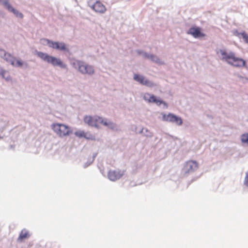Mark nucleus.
<instances>
[{"label": "nucleus", "mask_w": 248, "mask_h": 248, "mask_svg": "<svg viewBox=\"0 0 248 248\" xmlns=\"http://www.w3.org/2000/svg\"><path fill=\"white\" fill-rule=\"evenodd\" d=\"M88 3L89 6L96 13L102 14L106 11L105 6L99 1H96L93 3V0H89Z\"/></svg>", "instance_id": "6"}, {"label": "nucleus", "mask_w": 248, "mask_h": 248, "mask_svg": "<svg viewBox=\"0 0 248 248\" xmlns=\"http://www.w3.org/2000/svg\"><path fill=\"white\" fill-rule=\"evenodd\" d=\"M144 99L150 103H155L158 106L163 104L167 106V104L160 98L149 93H145L143 96Z\"/></svg>", "instance_id": "7"}, {"label": "nucleus", "mask_w": 248, "mask_h": 248, "mask_svg": "<svg viewBox=\"0 0 248 248\" xmlns=\"http://www.w3.org/2000/svg\"><path fill=\"white\" fill-rule=\"evenodd\" d=\"M245 42L248 43V35L245 32L240 33Z\"/></svg>", "instance_id": "22"}, {"label": "nucleus", "mask_w": 248, "mask_h": 248, "mask_svg": "<svg viewBox=\"0 0 248 248\" xmlns=\"http://www.w3.org/2000/svg\"><path fill=\"white\" fill-rule=\"evenodd\" d=\"M0 56L7 62H12L14 57L9 53H6L4 50L0 49Z\"/></svg>", "instance_id": "16"}, {"label": "nucleus", "mask_w": 248, "mask_h": 248, "mask_svg": "<svg viewBox=\"0 0 248 248\" xmlns=\"http://www.w3.org/2000/svg\"><path fill=\"white\" fill-rule=\"evenodd\" d=\"M90 134H88L87 133V137H89V135H90Z\"/></svg>", "instance_id": "25"}, {"label": "nucleus", "mask_w": 248, "mask_h": 248, "mask_svg": "<svg viewBox=\"0 0 248 248\" xmlns=\"http://www.w3.org/2000/svg\"><path fill=\"white\" fill-rule=\"evenodd\" d=\"M0 76H1L2 78L7 81L11 80V78L7 71L4 70L2 68L0 67Z\"/></svg>", "instance_id": "18"}, {"label": "nucleus", "mask_w": 248, "mask_h": 248, "mask_svg": "<svg viewBox=\"0 0 248 248\" xmlns=\"http://www.w3.org/2000/svg\"><path fill=\"white\" fill-rule=\"evenodd\" d=\"M241 140L243 143L248 145V133L244 134L241 136Z\"/></svg>", "instance_id": "21"}, {"label": "nucleus", "mask_w": 248, "mask_h": 248, "mask_svg": "<svg viewBox=\"0 0 248 248\" xmlns=\"http://www.w3.org/2000/svg\"><path fill=\"white\" fill-rule=\"evenodd\" d=\"M84 121L88 125L97 128L99 127L100 124H103L105 126L112 125V123L111 122L108 121L107 119L98 116H92L86 115L84 118Z\"/></svg>", "instance_id": "2"}, {"label": "nucleus", "mask_w": 248, "mask_h": 248, "mask_svg": "<svg viewBox=\"0 0 248 248\" xmlns=\"http://www.w3.org/2000/svg\"><path fill=\"white\" fill-rule=\"evenodd\" d=\"M75 135L79 138L84 137L88 140H95L94 136L90 134L89 137H87V133L83 131H78L75 133Z\"/></svg>", "instance_id": "15"}, {"label": "nucleus", "mask_w": 248, "mask_h": 248, "mask_svg": "<svg viewBox=\"0 0 248 248\" xmlns=\"http://www.w3.org/2000/svg\"><path fill=\"white\" fill-rule=\"evenodd\" d=\"M46 41L50 47L60 50L68 51L66 44L63 42H53L48 39H46Z\"/></svg>", "instance_id": "9"}, {"label": "nucleus", "mask_w": 248, "mask_h": 248, "mask_svg": "<svg viewBox=\"0 0 248 248\" xmlns=\"http://www.w3.org/2000/svg\"><path fill=\"white\" fill-rule=\"evenodd\" d=\"M198 168V163L196 161L189 160L187 161L184 166L185 173L192 172Z\"/></svg>", "instance_id": "11"}, {"label": "nucleus", "mask_w": 248, "mask_h": 248, "mask_svg": "<svg viewBox=\"0 0 248 248\" xmlns=\"http://www.w3.org/2000/svg\"><path fill=\"white\" fill-rule=\"evenodd\" d=\"M202 29L198 27H192L187 31L188 34L191 35L195 38L204 37L205 34L201 31Z\"/></svg>", "instance_id": "10"}, {"label": "nucleus", "mask_w": 248, "mask_h": 248, "mask_svg": "<svg viewBox=\"0 0 248 248\" xmlns=\"http://www.w3.org/2000/svg\"><path fill=\"white\" fill-rule=\"evenodd\" d=\"M37 55L42 60L51 64L54 66H59L62 68H66L67 65L63 63L61 59L56 57L49 56L47 53L40 51L37 52Z\"/></svg>", "instance_id": "3"}, {"label": "nucleus", "mask_w": 248, "mask_h": 248, "mask_svg": "<svg viewBox=\"0 0 248 248\" xmlns=\"http://www.w3.org/2000/svg\"><path fill=\"white\" fill-rule=\"evenodd\" d=\"M162 119L164 121L175 123L178 125H181L183 124V120L181 117L172 113H169L168 115L163 114Z\"/></svg>", "instance_id": "8"}, {"label": "nucleus", "mask_w": 248, "mask_h": 248, "mask_svg": "<svg viewBox=\"0 0 248 248\" xmlns=\"http://www.w3.org/2000/svg\"><path fill=\"white\" fill-rule=\"evenodd\" d=\"M3 4L9 11L12 12L16 16L21 18L23 17V15L17 10L12 7L8 0H4Z\"/></svg>", "instance_id": "14"}, {"label": "nucleus", "mask_w": 248, "mask_h": 248, "mask_svg": "<svg viewBox=\"0 0 248 248\" xmlns=\"http://www.w3.org/2000/svg\"><path fill=\"white\" fill-rule=\"evenodd\" d=\"M137 52L138 55H141L143 53V51L142 50H138Z\"/></svg>", "instance_id": "24"}, {"label": "nucleus", "mask_w": 248, "mask_h": 248, "mask_svg": "<svg viewBox=\"0 0 248 248\" xmlns=\"http://www.w3.org/2000/svg\"><path fill=\"white\" fill-rule=\"evenodd\" d=\"M11 64L14 66L21 67L23 65V62L20 60H16L15 58L11 62Z\"/></svg>", "instance_id": "20"}, {"label": "nucleus", "mask_w": 248, "mask_h": 248, "mask_svg": "<svg viewBox=\"0 0 248 248\" xmlns=\"http://www.w3.org/2000/svg\"><path fill=\"white\" fill-rule=\"evenodd\" d=\"M76 67H78V71L82 74L91 75L94 73V69L93 66L88 65L84 62L77 61L74 63Z\"/></svg>", "instance_id": "5"}, {"label": "nucleus", "mask_w": 248, "mask_h": 248, "mask_svg": "<svg viewBox=\"0 0 248 248\" xmlns=\"http://www.w3.org/2000/svg\"><path fill=\"white\" fill-rule=\"evenodd\" d=\"M51 126L54 132L60 137L69 135L72 133L71 128L64 124L54 123Z\"/></svg>", "instance_id": "4"}, {"label": "nucleus", "mask_w": 248, "mask_h": 248, "mask_svg": "<svg viewBox=\"0 0 248 248\" xmlns=\"http://www.w3.org/2000/svg\"><path fill=\"white\" fill-rule=\"evenodd\" d=\"M244 184L248 187V171L246 173V175L244 181Z\"/></svg>", "instance_id": "23"}, {"label": "nucleus", "mask_w": 248, "mask_h": 248, "mask_svg": "<svg viewBox=\"0 0 248 248\" xmlns=\"http://www.w3.org/2000/svg\"><path fill=\"white\" fill-rule=\"evenodd\" d=\"M134 79L141 84L146 85L149 87H153L155 85L154 83L146 79L144 77L138 74H134Z\"/></svg>", "instance_id": "12"}, {"label": "nucleus", "mask_w": 248, "mask_h": 248, "mask_svg": "<svg viewBox=\"0 0 248 248\" xmlns=\"http://www.w3.org/2000/svg\"><path fill=\"white\" fill-rule=\"evenodd\" d=\"M144 56L145 58L151 59L153 62H158L159 61V59L154 55H150L146 53H144Z\"/></svg>", "instance_id": "19"}, {"label": "nucleus", "mask_w": 248, "mask_h": 248, "mask_svg": "<svg viewBox=\"0 0 248 248\" xmlns=\"http://www.w3.org/2000/svg\"><path fill=\"white\" fill-rule=\"evenodd\" d=\"M123 175L124 172L120 170H109L108 174V179L112 181L119 179Z\"/></svg>", "instance_id": "13"}, {"label": "nucleus", "mask_w": 248, "mask_h": 248, "mask_svg": "<svg viewBox=\"0 0 248 248\" xmlns=\"http://www.w3.org/2000/svg\"><path fill=\"white\" fill-rule=\"evenodd\" d=\"M222 60L228 64L236 67H242L246 66V61L242 58L238 57L233 52H227L224 50H220Z\"/></svg>", "instance_id": "1"}, {"label": "nucleus", "mask_w": 248, "mask_h": 248, "mask_svg": "<svg viewBox=\"0 0 248 248\" xmlns=\"http://www.w3.org/2000/svg\"><path fill=\"white\" fill-rule=\"evenodd\" d=\"M30 236V235L28 231L26 229H23L21 231L17 240L21 242L23 239L29 238Z\"/></svg>", "instance_id": "17"}]
</instances>
